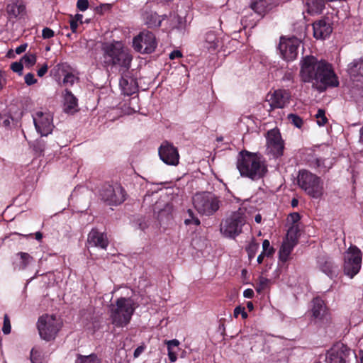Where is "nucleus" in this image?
I'll use <instances>...</instances> for the list:
<instances>
[{
	"mask_svg": "<svg viewBox=\"0 0 363 363\" xmlns=\"http://www.w3.org/2000/svg\"><path fill=\"white\" fill-rule=\"evenodd\" d=\"M157 43L155 35L150 31H143L133 38V46L140 53H151L155 51Z\"/></svg>",
	"mask_w": 363,
	"mask_h": 363,
	"instance_id": "9d476101",
	"label": "nucleus"
},
{
	"mask_svg": "<svg viewBox=\"0 0 363 363\" xmlns=\"http://www.w3.org/2000/svg\"><path fill=\"white\" fill-rule=\"evenodd\" d=\"M168 356L169 358V360L172 362H174L177 360V354L174 352L172 350H168Z\"/></svg>",
	"mask_w": 363,
	"mask_h": 363,
	"instance_id": "bf43d9fd",
	"label": "nucleus"
},
{
	"mask_svg": "<svg viewBox=\"0 0 363 363\" xmlns=\"http://www.w3.org/2000/svg\"><path fill=\"white\" fill-rule=\"evenodd\" d=\"M306 6L307 12L313 15L320 13L325 6V4L323 0H307Z\"/></svg>",
	"mask_w": 363,
	"mask_h": 363,
	"instance_id": "bb28decb",
	"label": "nucleus"
},
{
	"mask_svg": "<svg viewBox=\"0 0 363 363\" xmlns=\"http://www.w3.org/2000/svg\"><path fill=\"white\" fill-rule=\"evenodd\" d=\"M60 327V321L54 315H43L38 318L37 323L39 335L46 341L55 339Z\"/></svg>",
	"mask_w": 363,
	"mask_h": 363,
	"instance_id": "6e6552de",
	"label": "nucleus"
},
{
	"mask_svg": "<svg viewBox=\"0 0 363 363\" xmlns=\"http://www.w3.org/2000/svg\"><path fill=\"white\" fill-rule=\"evenodd\" d=\"M143 19L149 27H159L162 23L160 16L152 12L144 13Z\"/></svg>",
	"mask_w": 363,
	"mask_h": 363,
	"instance_id": "c756f323",
	"label": "nucleus"
},
{
	"mask_svg": "<svg viewBox=\"0 0 363 363\" xmlns=\"http://www.w3.org/2000/svg\"><path fill=\"white\" fill-rule=\"evenodd\" d=\"M119 86L122 93L127 96L132 95L135 93L138 89L136 79L128 74L122 75L119 82Z\"/></svg>",
	"mask_w": 363,
	"mask_h": 363,
	"instance_id": "412c9836",
	"label": "nucleus"
},
{
	"mask_svg": "<svg viewBox=\"0 0 363 363\" xmlns=\"http://www.w3.org/2000/svg\"><path fill=\"white\" fill-rule=\"evenodd\" d=\"M239 315H241L243 319L247 318V313L245 311L244 307L237 306L234 310V316L238 318Z\"/></svg>",
	"mask_w": 363,
	"mask_h": 363,
	"instance_id": "37998d69",
	"label": "nucleus"
},
{
	"mask_svg": "<svg viewBox=\"0 0 363 363\" xmlns=\"http://www.w3.org/2000/svg\"><path fill=\"white\" fill-rule=\"evenodd\" d=\"M287 119L289 121V123H291V124H293L295 127H296L298 128H301L303 125V119L296 114H294V113L289 114L287 116Z\"/></svg>",
	"mask_w": 363,
	"mask_h": 363,
	"instance_id": "473e14b6",
	"label": "nucleus"
},
{
	"mask_svg": "<svg viewBox=\"0 0 363 363\" xmlns=\"http://www.w3.org/2000/svg\"><path fill=\"white\" fill-rule=\"evenodd\" d=\"M301 40L296 37H281L279 45L282 57L286 61L295 60L298 55Z\"/></svg>",
	"mask_w": 363,
	"mask_h": 363,
	"instance_id": "f8f14e48",
	"label": "nucleus"
},
{
	"mask_svg": "<svg viewBox=\"0 0 363 363\" xmlns=\"http://www.w3.org/2000/svg\"><path fill=\"white\" fill-rule=\"evenodd\" d=\"M23 62H21V60L20 62H13L11 65V69L14 72H16V73H18L19 74H22V70H23Z\"/></svg>",
	"mask_w": 363,
	"mask_h": 363,
	"instance_id": "79ce46f5",
	"label": "nucleus"
},
{
	"mask_svg": "<svg viewBox=\"0 0 363 363\" xmlns=\"http://www.w3.org/2000/svg\"><path fill=\"white\" fill-rule=\"evenodd\" d=\"M362 253L354 245L350 246L344 253L343 270L345 275L353 278L361 269Z\"/></svg>",
	"mask_w": 363,
	"mask_h": 363,
	"instance_id": "1a4fd4ad",
	"label": "nucleus"
},
{
	"mask_svg": "<svg viewBox=\"0 0 363 363\" xmlns=\"http://www.w3.org/2000/svg\"><path fill=\"white\" fill-rule=\"evenodd\" d=\"M21 62L23 65L27 67H30L36 62V56L34 54H26L21 58Z\"/></svg>",
	"mask_w": 363,
	"mask_h": 363,
	"instance_id": "72a5a7b5",
	"label": "nucleus"
},
{
	"mask_svg": "<svg viewBox=\"0 0 363 363\" xmlns=\"http://www.w3.org/2000/svg\"><path fill=\"white\" fill-rule=\"evenodd\" d=\"M35 238L37 240L40 241L43 238V234L40 232H37L35 233Z\"/></svg>",
	"mask_w": 363,
	"mask_h": 363,
	"instance_id": "338daca9",
	"label": "nucleus"
},
{
	"mask_svg": "<svg viewBox=\"0 0 363 363\" xmlns=\"http://www.w3.org/2000/svg\"><path fill=\"white\" fill-rule=\"evenodd\" d=\"M251 212L246 206H241L223 220L220 224V233L227 238H235L239 235L248 220Z\"/></svg>",
	"mask_w": 363,
	"mask_h": 363,
	"instance_id": "20e7f679",
	"label": "nucleus"
},
{
	"mask_svg": "<svg viewBox=\"0 0 363 363\" xmlns=\"http://www.w3.org/2000/svg\"><path fill=\"white\" fill-rule=\"evenodd\" d=\"M25 10V5L18 0H13L6 7V13L9 19L17 18L23 16Z\"/></svg>",
	"mask_w": 363,
	"mask_h": 363,
	"instance_id": "b1692460",
	"label": "nucleus"
},
{
	"mask_svg": "<svg viewBox=\"0 0 363 363\" xmlns=\"http://www.w3.org/2000/svg\"><path fill=\"white\" fill-rule=\"evenodd\" d=\"M255 220L256 223H259L262 221V216L260 214H257L255 217Z\"/></svg>",
	"mask_w": 363,
	"mask_h": 363,
	"instance_id": "774afa93",
	"label": "nucleus"
},
{
	"mask_svg": "<svg viewBox=\"0 0 363 363\" xmlns=\"http://www.w3.org/2000/svg\"><path fill=\"white\" fill-rule=\"evenodd\" d=\"M315 118L317 119V123L319 126L324 125L328 121V119L325 117V111L323 109H318L317 113L315 114Z\"/></svg>",
	"mask_w": 363,
	"mask_h": 363,
	"instance_id": "c9c22d12",
	"label": "nucleus"
},
{
	"mask_svg": "<svg viewBox=\"0 0 363 363\" xmlns=\"http://www.w3.org/2000/svg\"><path fill=\"white\" fill-rule=\"evenodd\" d=\"M48 66L47 64H44L38 70V75L40 77H43L45 73L48 72Z\"/></svg>",
	"mask_w": 363,
	"mask_h": 363,
	"instance_id": "603ef678",
	"label": "nucleus"
},
{
	"mask_svg": "<svg viewBox=\"0 0 363 363\" xmlns=\"http://www.w3.org/2000/svg\"><path fill=\"white\" fill-rule=\"evenodd\" d=\"M135 310L134 301L130 298L121 297L110 306V318L113 325L123 328L129 324Z\"/></svg>",
	"mask_w": 363,
	"mask_h": 363,
	"instance_id": "39448f33",
	"label": "nucleus"
},
{
	"mask_svg": "<svg viewBox=\"0 0 363 363\" xmlns=\"http://www.w3.org/2000/svg\"><path fill=\"white\" fill-rule=\"evenodd\" d=\"M77 9L81 11H84L89 7V1L88 0H78L77 3Z\"/></svg>",
	"mask_w": 363,
	"mask_h": 363,
	"instance_id": "de8ad7c7",
	"label": "nucleus"
},
{
	"mask_svg": "<svg viewBox=\"0 0 363 363\" xmlns=\"http://www.w3.org/2000/svg\"><path fill=\"white\" fill-rule=\"evenodd\" d=\"M102 199L109 205H118L125 200V191L118 184L107 185L101 191Z\"/></svg>",
	"mask_w": 363,
	"mask_h": 363,
	"instance_id": "ddd939ff",
	"label": "nucleus"
},
{
	"mask_svg": "<svg viewBox=\"0 0 363 363\" xmlns=\"http://www.w3.org/2000/svg\"><path fill=\"white\" fill-rule=\"evenodd\" d=\"M296 230L291 228L287 233L286 239L284 240L281 245V247L279 250V259L282 262H286L291 253L294 247L296 245V236L295 235Z\"/></svg>",
	"mask_w": 363,
	"mask_h": 363,
	"instance_id": "a211bd4d",
	"label": "nucleus"
},
{
	"mask_svg": "<svg viewBox=\"0 0 363 363\" xmlns=\"http://www.w3.org/2000/svg\"><path fill=\"white\" fill-rule=\"evenodd\" d=\"M298 184L304 191L313 199H320L324 193L323 182L320 177L308 171H300Z\"/></svg>",
	"mask_w": 363,
	"mask_h": 363,
	"instance_id": "0eeeda50",
	"label": "nucleus"
},
{
	"mask_svg": "<svg viewBox=\"0 0 363 363\" xmlns=\"http://www.w3.org/2000/svg\"><path fill=\"white\" fill-rule=\"evenodd\" d=\"M289 354V351L287 350H284L280 352L277 354V359H276L277 363H286L289 362V359L286 358V356Z\"/></svg>",
	"mask_w": 363,
	"mask_h": 363,
	"instance_id": "ea45409f",
	"label": "nucleus"
},
{
	"mask_svg": "<svg viewBox=\"0 0 363 363\" xmlns=\"http://www.w3.org/2000/svg\"><path fill=\"white\" fill-rule=\"evenodd\" d=\"M182 56V52L179 50H174L169 54V58L171 60H174L176 58H179Z\"/></svg>",
	"mask_w": 363,
	"mask_h": 363,
	"instance_id": "864d4df0",
	"label": "nucleus"
},
{
	"mask_svg": "<svg viewBox=\"0 0 363 363\" xmlns=\"http://www.w3.org/2000/svg\"><path fill=\"white\" fill-rule=\"evenodd\" d=\"M104 63L106 66H118L128 70L130 67L133 56L130 50L121 42L105 43L102 47Z\"/></svg>",
	"mask_w": 363,
	"mask_h": 363,
	"instance_id": "7ed1b4c3",
	"label": "nucleus"
},
{
	"mask_svg": "<svg viewBox=\"0 0 363 363\" xmlns=\"http://www.w3.org/2000/svg\"><path fill=\"white\" fill-rule=\"evenodd\" d=\"M25 83L28 85H33L37 82V79L35 78V76L32 73H28L25 75L24 77Z\"/></svg>",
	"mask_w": 363,
	"mask_h": 363,
	"instance_id": "49530a36",
	"label": "nucleus"
},
{
	"mask_svg": "<svg viewBox=\"0 0 363 363\" xmlns=\"http://www.w3.org/2000/svg\"><path fill=\"white\" fill-rule=\"evenodd\" d=\"M82 18H83V15L82 14H76L73 19L77 21V22L79 21L80 23H82Z\"/></svg>",
	"mask_w": 363,
	"mask_h": 363,
	"instance_id": "0e129e2a",
	"label": "nucleus"
},
{
	"mask_svg": "<svg viewBox=\"0 0 363 363\" xmlns=\"http://www.w3.org/2000/svg\"><path fill=\"white\" fill-rule=\"evenodd\" d=\"M290 98L289 91L284 89L275 90L267 96V100L272 109L284 108L289 104Z\"/></svg>",
	"mask_w": 363,
	"mask_h": 363,
	"instance_id": "2eb2a0df",
	"label": "nucleus"
},
{
	"mask_svg": "<svg viewBox=\"0 0 363 363\" xmlns=\"http://www.w3.org/2000/svg\"><path fill=\"white\" fill-rule=\"evenodd\" d=\"M77 80V77L72 73H67L63 79V84L69 86H72Z\"/></svg>",
	"mask_w": 363,
	"mask_h": 363,
	"instance_id": "4c0bfd02",
	"label": "nucleus"
},
{
	"mask_svg": "<svg viewBox=\"0 0 363 363\" xmlns=\"http://www.w3.org/2000/svg\"><path fill=\"white\" fill-rule=\"evenodd\" d=\"M77 27H78V23H77V21L72 18L70 20V28H71L72 31L73 33H75L77 31Z\"/></svg>",
	"mask_w": 363,
	"mask_h": 363,
	"instance_id": "052dcab7",
	"label": "nucleus"
},
{
	"mask_svg": "<svg viewBox=\"0 0 363 363\" xmlns=\"http://www.w3.org/2000/svg\"><path fill=\"white\" fill-rule=\"evenodd\" d=\"M300 77L305 83H311L320 91L339 84L337 76L330 64L318 61L313 56H306L301 61Z\"/></svg>",
	"mask_w": 363,
	"mask_h": 363,
	"instance_id": "f257e3e1",
	"label": "nucleus"
},
{
	"mask_svg": "<svg viewBox=\"0 0 363 363\" xmlns=\"http://www.w3.org/2000/svg\"><path fill=\"white\" fill-rule=\"evenodd\" d=\"M258 248H259V245L257 243H255V242L251 243L248 246L247 250L248 252V256H249L250 259H252L255 257L256 251L257 250Z\"/></svg>",
	"mask_w": 363,
	"mask_h": 363,
	"instance_id": "a19ab883",
	"label": "nucleus"
},
{
	"mask_svg": "<svg viewBox=\"0 0 363 363\" xmlns=\"http://www.w3.org/2000/svg\"><path fill=\"white\" fill-rule=\"evenodd\" d=\"M27 44H22L17 47L15 50L16 54H21L22 52H25L27 48Z\"/></svg>",
	"mask_w": 363,
	"mask_h": 363,
	"instance_id": "13d9d810",
	"label": "nucleus"
},
{
	"mask_svg": "<svg viewBox=\"0 0 363 363\" xmlns=\"http://www.w3.org/2000/svg\"><path fill=\"white\" fill-rule=\"evenodd\" d=\"M204 46L210 51H213L220 46V40L213 32L206 33Z\"/></svg>",
	"mask_w": 363,
	"mask_h": 363,
	"instance_id": "cd10ccee",
	"label": "nucleus"
},
{
	"mask_svg": "<svg viewBox=\"0 0 363 363\" xmlns=\"http://www.w3.org/2000/svg\"><path fill=\"white\" fill-rule=\"evenodd\" d=\"M347 72L355 81H363V59L354 60L348 65Z\"/></svg>",
	"mask_w": 363,
	"mask_h": 363,
	"instance_id": "5701e85b",
	"label": "nucleus"
},
{
	"mask_svg": "<svg viewBox=\"0 0 363 363\" xmlns=\"http://www.w3.org/2000/svg\"><path fill=\"white\" fill-rule=\"evenodd\" d=\"M33 120L37 132L41 136H47L52 133L53 117L49 111H36L33 114Z\"/></svg>",
	"mask_w": 363,
	"mask_h": 363,
	"instance_id": "9b49d317",
	"label": "nucleus"
},
{
	"mask_svg": "<svg viewBox=\"0 0 363 363\" xmlns=\"http://www.w3.org/2000/svg\"><path fill=\"white\" fill-rule=\"evenodd\" d=\"M54 31L49 28H45L42 31V36L44 39L51 38L54 36Z\"/></svg>",
	"mask_w": 363,
	"mask_h": 363,
	"instance_id": "09e8293b",
	"label": "nucleus"
},
{
	"mask_svg": "<svg viewBox=\"0 0 363 363\" xmlns=\"http://www.w3.org/2000/svg\"><path fill=\"white\" fill-rule=\"evenodd\" d=\"M221 201L214 194L203 191L196 194L193 197V204L199 213L204 216L213 215L220 208Z\"/></svg>",
	"mask_w": 363,
	"mask_h": 363,
	"instance_id": "423d86ee",
	"label": "nucleus"
},
{
	"mask_svg": "<svg viewBox=\"0 0 363 363\" xmlns=\"http://www.w3.org/2000/svg\"><path fill=\"white\" fill-rule=\"evenodd\" d=\"M269 279L260 277L258 279V284L256 287V290L258 293H261L262 291L265 290L269 284Z\"/></svg>",
	"mask_w": 363,
	"mask_h": 363,
	"instance_id": "f704fd0d",
	"label": "nucleus"
},
{
	"mask_svg": "<svg viewBox=\"0 0 363 363\" xmlns=\"http://www.w3.org/2000/svg\"><path fill=\"white\" fill-rule=\"evenodd\" d=\"M291 218L294 222H297L300 220V215L298 213H293L291 214Z\"/></svg>",
	"mask_w": 363,
	"mask_h": 363,
	"instance_id": "680f3d73",
	"label": "nucleus"
},
{
	"mask_svg": "<svg viewBox=\"0 0 363 363\" xmlns=\"http://www.w3.org/2000/svg\"><path fill=\"white\" fill-rule=\"evenodd\" d=\"M87 243L89 247H97L106 250L108 242L106 234L93 229L88 235Z\"/></svg>",
	"mask_w": 363,
	"mask_h": 363,
	"instance_id": "aec40b11",
	"label": "nucleus"
},
{
	"mask_svg": "<svg viewBox=\"0 0 363 363\" xmlns=\"http://www.w3.org/2000/svg\"><path fill=\"white\" fill-rule=\"evenodd\" d=\"M313 36L316 39H325L328 37L333 28L329 21L325 19L318 20L313 23Z\"/></svg>",
	"mask_w": 363,
	"mask_h": 363,
	"instance_id": "6ab92c4d",
	"label": "nucleus"
},
{
	"mask_svg": "<svg viewBox=\"0 0 363 363\" xmlns=\"http://www.w3.org/2000/svg\"><path fill=\"white\" fill-rule=\"evenodd\" d=\"M160 159L168 165H177L179 160V155L177 149L172 144L163 143L159 148Z\"/></svg>",
	"mask_w": 363,
	"mask_h": 363,
	"instance_id": "dca6fc26",
	"label": "nucleus"
},
{
	"mask_svg": "<svg viewBox=\"0 0 363 363\" xmlns=\"http://www.w3.org/2000/svg\"><path fill=\"white\" fill-rule=\"evenodd\" d=\"M351 350L343 344H338L330 349L326 357L327 363H347Z\"/></svg>",
	"mask_w": 363,
	"mask_h": 363,
	"instance_id": "f3484780",
	"label": "nucleus"
},
{
	"mask_svg": "<svg viewBox=\"0 0 363 363\" xmlns=\"http://www.w3.org/2000/svg\"><path fill=\"white\" fill-rule=\"evenodd\" d=\"M2 331L4 334H9L11 333V323L8 315H5L4 318V325Z\"/></svg>",
	"mask_w": 363,
	"mask_h": 363,
	"instance_id": "c03bdc74",
	"label": "nucleus"
},
{
	"mask_svg": "<svg viewBox=\"0 0 363 363\" xmlns=\"http://www.w3.org/2000/svg\"><path fill=\"white\" fill-rule=\"evenodd\" d=\"M267 151L275 157H280L284 152V142L277 129H272L267 133Z\"/></svg>",
	"mask_w": 363,
	"mask_h": 363,
	"instance_id": "4468645a",
	"label": "nucleus"
},
{
	"mask_svg": "<svg viewBox=\"0 0 363 363\" xmlns=\"http://www.w3.org/2000/svg\"><path fill=\"white\" fill-rule=\"evenodd\" d=\"M167 350H169V349L172 350L173 347H178V345H179V342L177 340L174 339V340L167 341Z\"/></svg>",
	"mask_w": 363,
	"mask_h": 363,
	"instance_id": "3c124183",
	"label": "nucleus"
},
{
	"mask_svg": "<svg viewBox=\"0 0 363 363\" xmlns=\"http://www.w3.org/2000/svg\"><path fill=\"white\" fill-rule=\"evenodd\" d=\"M237 168L242 177L252 180L262 178L267 172V167L263 157L257 153L248 151H242L240 153Z\"/></svg>",
	"mask_w": 363,
	"mask_h": 363,
	"instance_id": "f03ea898",
	"label": "nucleus"
},
{
	"mask_svg": "<svg viewBox=\"0 0 363 363\" xmlns=\"http://www.w3.org/2000/svg\"><path fill=\"white\" fill-rule=\"evenodd\" d=\"M272 0H253L251 8L255 12L262 14L271 8Z\"/></svg>",
	"mask_w": 363,
	"mask_h": 363,
	"instance_id": "c85d7f7f",
	"label": "nucleus"
},
{
	"mask_svg": "<svg viewBox=\"0 0 363 363\" xmlns=\"http://www.w3.org/2000/svg\"><path fill=\"white\" fill-rule=\"evenodd\" d=\"M16 256V267L20 270L25 269L33 261V257L27 252H20Z\"/></svg>",
	"mask_w": 363,
	"mask_h": 363,
	"instance_id": "a878e982",
	"label": "nucleus"
},
{
	"mask_svg": "<svg viewBox=\"0 0 363 363\" xmlns=\"http://www.w3.org/2000/svg\"><path fill=\"white\" fill-rule=\"evenodd\" d=\"M262 248H263L262 252L265 253L266 256H267V257L272 255L274 252V248L270 246V242L268 240H264L263 241Z\"/></svg>",
	"mask_w": 363,
	"mask_h": 363,
	"instance_id": "e433bc0d",
	"label": "nucleus"
},
{
	"mask_svg": "<svg viewBox=\"0 0 363 363\" xmlns=\"http://www.w3.org/2000/svg\"><path fill=\"white\" fill-rule=\"evenodd\" d=\"M266 256L265 253L262 252L258 257H257V262L259 264H261L263 261V259Z\"/></svg>",
	"mask_w": 363,
	"mask_h": 363,
	"instance_id": "e2e57ef3",
	"label": "nucleus"
},
{
	"mask_svg": "<svg viewBox=\"0 0 363 363\" xmlns=\"http://www.w3.org/2000/svg\"><path fill=\"white\" fill-rule=\"evenodd\" d=\"M145 350V347L143 346H139L138 347L133 353V356L135 358L138 357Z\"/></svg>",
	"mask_w": 363,
	"mask_h": 363,
	"instance_id": "5fc2aeb1",
	"label": "nucleus"
},
{
	"mask_svg": "<svg viewBox=\"0 0 363 363\" xmlns=\"http://www.w3.org/2000/svg\"><path fill=\"white\" fill-rule=\"evenodd\" d=\"M33 149L36 152L42 154L44 152L45 149L44 142L43 140L36 141L33 145Z\"/></svg>",
	"mask_w": 363,
	"mask_h": 363,
	"instance_id": "a18cd8bd",
	"label": "nucleus"
},
{
	"mask_svg": "<svg viewBox=\"0 0 363 363\" xmlns=\"http://www.w3.org/2000/svg\"><path fill=\"white\" fill-rule=\"evenodd\" d=\"M318 264L320 269L327 275L330 276L332 275L333 270V264L330 260H325L324 264L323 260L319 259Z\"/></svg>",
	"mask_w": 363,
	"mask_h": 363,
	"instance_id": "2f4dec72",
	"label": "nucleus"
},
{
	"mask_svg": "<svg viewBox=\"0 0 363 363\" xmlns=\"http://www.w3.org/2000/svg\"><path fill=\"white\" fill-rule=\"evenodd\" d=\"M311 311L313 317L317 321H323L324 320H328L326 307L322 299L315 298L313 300Z\"/></svg>",
	"mask_w": 363,
	"mask_h": 363,
	"instance_id": "4be33fe9",
	"label": "nucleus"
},
{
	"mask_svg": "<svg viewBox=\"0 0 363 363\" xmlns=\"http://www.w3.org/2000/svg\"><path fill=\"white\" fill-rule=\"evenodd\" d=\"M75 363H101L100 359L94 354L79 356Z\"/></svg>",
	"mask_w": 363,
	"mask_h": 363,
	"instance_id": "7c9ffc66",
	"label": "nucleus"
},
{
	"mask_svg": "<svg viewBox=\"0 0 363 363\" xmlns=\"http://www.w3.org/2000/svg\"><path fill=\"white\" fill-rule=\"evenodd\" d=\"M359 142L363 144V125L362 127L359 130Z\"/></svg>",
	"mask_w": 363,
	"mask_h": 363,
	"instance_id": "69168bd1",
	"label": "nucleus"
},
{
	"mask_svg": "<svg viewBox=\"0 0 363 363\" xmlns=\"http://www.w3.org/2000/svg\"><path fill=\"white\" fill-rule=\"evenodd\" d=\"M243 296L245 298H252L254 296V291L251 289H247L244 291Z\"/></svg>",
	"mask_w": 363,
	"mask_h": 363,
	"instance_id": "4d7b16f0",
	"label": "nucleus"
},
{
	"mask_svg": "<svg viewBox=\"0 0 363 363\" xmlns=\"http://www.w3.org/2000/svg\"><path fill=\"white\" fill-rule=\"evenodd\" d=\"M40 352L37 348H33L30 352V359L33 363H43L40 359Z\"/></svg>",
	"mask_w": 363,
	"mask_h": 363,
	"instance_id": "58836bf2",
	"label": "nucleus"
},
{
	"mask_svg": "<svg viewBox=\"0 0 363 363\" xmlns=\"http://www.w3.org/2000/svg\"><path fill=\"white\" fill-rule=\"evenodd\" d=\"M184 223H185L186 225H189V224H191V223H194L196 225H200V220L197 218H194L193 219H186Z\"/></svg>",
	"mask_w": 363,
	"mask_h": 363,
	"instance_id": "6e6d98bb",
	"label": "nucleus"
},
{
	"mask_svg": "<svg viewBox=\"0 0 363 363\" xmlns=\"http://www.w3.org/2000/svg\"><path fill=\"white\" fill-rule=\"evenodd\" d=\"M77 99L73 95V94L70 91L65 90L64 94L65 111L67 113L75 111L76 108L77 107Z\"/></svg>",
	"mask_w": 363,
	"mask_h": 363,
	"instance_id": "393cba45",
	"label": "nucleus"
},
{
	"mask_svg": "<svg viewBox=\"0 0 363 363\" xmlns=\"http://www.w3.org/2000/svg\"><path fill=\"white\" fill-rule=\"evenodd\" d=\"M315 166L318 168L323 169V171H326L328 169L330 168V166H327L325 164V161L321 159H315Z\"/></svg>",
	"mask_w": 363,
	"mask_h": 363,
	"instance_id": "8fccbe9b",
	"label": "nucleus"
}]
</instances>
